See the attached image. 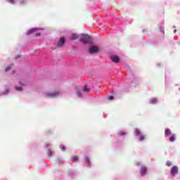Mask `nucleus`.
<instances>
[{
  "instance_id": "bb28decb",
  "label": "nucleus",
  "mask_w": 180,
  "mask_h": 180,
  "mask_svg": "<svg viewBox=\"0 0 180 180\" xmlns=\"http://www.w3.org/2000/svg\"><path fill=\"white\" fill-rule=\"evenodd\" d=\"M23 4H25V1H23L20 2V5H23Z\"/></svg>"
},
{
  "instance_id": "6ab92c4d",
  "label": "nucleus",
  "mask_w": 180,
  "mask_h": 180,
  "mask_svg": "<svg viewBox=\"0 0 180 180\" xmlns=\"http://www.w3.org/2000/svg\"><path fill=\"white\" fill-rule=\"evenodd\" d=\"M51 154H52L51 150H48V155H49V157H51Z\"/></svg>"
},
{
  "instance_id": "c756f323",
  "label": "nucleus",
  "mask_w": 180,
  "mask_h": 180,
  "mask_svg": "<svg viewBox=\"0 0 180 180\" xmlns=\"http://www.w3.org/2000/svg\"><path fill=\"white\" fill-rule=\"evenodd\" d=\"M19 57H20V56H16L15 58H19Z\"/></svg>"
},
{
  "instance_id": "f257e3e1",
  "label": "nucleus",
  "mask_w": 180,
  "mask_h": 180,
  "mask_svg": "<svg viewBox=\"0 0 180 180\" xmlns=\"http://www.w3.org/2000/svg\"><path fill=\"white\" fill-rule=\"evenodd\" d=\"M79 41L83 44H92V37L88 34H82Z\"/></svg>"
},
{
  "instance_id": "dca6fc26",
  "label": "nucleus",
  "mask_w": 180,
  "mask_h": 180,
  "mask_svg": "<svg viewBox=\"0 0 180 180\" xmlns=\"http://www.w3.org/2000/svg\"><path fill=\"white\" fill-rule=\"evenodd\" d=\"M150 103H157V98H151Z\"/></svg>"
},
{
  "instance_id": "aec40b11",
  "label": "nucleus",
  "mask_w": 180,
  "mask_h": 180,
  "mask_svg": "<svg viewBox=\"0 0 180 180\" xmlns=\"http://www.w3.org/2000/svg\"><path fill=\"white\" fill-rule=\"evenodd\" d=\"M109 101H113L115 99V97L113 96H110L108 97Z\"/></svg>"
},
{
  "instance_id": "7ed1b4c3",
  "label": "nucleus",
  "mask_w": 180,
  "mask_h": 180,
  "mask_svg": "<svg viewBox=\"0 0 180 180\" xmlns=\"http://www.w3.org/2000/svg\"><path fill=\"white\" fill-rule=\"evenodd\" d=\"M65 44V38L61 37L57 43V47H63Z\"/></svg>"
},
{
  "instance_id": "2eb2a0df",
  "label": "nucleus",
  "mask_w": 180,
  "mask_h": 180,
  "mask_svg": "<svg viewBox=\"0 0 180 180\" xmlns=\"http://www.w3.org/2000/svg\"><path fill=\"white\" fill-rule=\"evenodd\" d=\"M13 65H9L7 68H6V70H5L6 72H8V71H9V70H11V68H12Z\"/></svg>"
},
{
  "instance_id": "20e7f679",
  "label": "nucleus",
  "mask_w": 180,
  "mask_h": 180,
  "mask_svg": "<svg viewBox=\"0 0 180 180\" xmlns=\"http://www.w3.org/2000/svg\"><path fill=\"white\" fill-rule=\"evenodd\" d=\"M135 133L136 136H140L139 141H143L144 140V135L141 134V132L138 129H135Z\"/></svg>"
},
{
  "instance_id": "f03ea898",
  "label": "nucleus",
  "mask_w": 180,
  "mask_h": 180,
  "mask_svg": "<svg viewBox=\"0 0 180 180\" xmlns=\"http://www.w3.org/2000/svg\"><path fill=\"white\" fill-rule=\"evenodd\" d=\"M89 54H95L96 53H99V47L93 45L89 49Z\"/></svg>"
},
{
  "instance_id": "f3484780",
  "label": "nucleus",
  "mask_w": 180,
  "mask_h": 180,
  "mask_svg": "<svg viewBox=\"0 0 180 180\" xmlns=\"http://www.w3.org/2000/svg\"><path fill=\"white\" fill-rule=\"evenodd\" d=\"M9 93V89H6V91H4L3 92V95H7V94H8Z\"/></svg>"
},
{
  "instance_id": "6e6552de",
  "label": "nucleus",
  "mask_w": 180,
  "mask_h": 180,
  "mask_svg": "<svg viewBox=\"0 0 180 180\" xmlns=\"http://www.w3.org/2000/svg\"><path fill=\"white\" fill-rule=\"evenodd\" d=\"M172 175H176L178 174V167L176 166H173L171 169Z\"/></svg>"
},
{
  "instance_id": "a211bd4d",
  "label": "nucleus",
  "mask_w": 180,
  "mask_h": 180,
  "mask_svg": "<svg viewBox=\"0 0 180 180\" xmlns=\"http://www.w3.org/2000/svg\"><path fill=\"white\" fill-rule=\"evenodd\" d=\"M126 134H127V132L121 131V132L120 133V136H124V135H126Z\"/></svg>"
},
{
  "instance_id": "4be33fe9",
  "label": "nucleus",
  "mask_w": 180,
  "mask_h": 180,
  "mask_svg": "<svg viewBox=\"0 0 180 180\" xmlns=\"http://www.w3.org/2000/svg\"><path fill=\"white\" fill-rule=\"evenodd\" d=\"M167 167H171V165H172V163L169 161H167Z\"/></svg>"
},
{
  "instance_id": "a878e982",
  "label": "nucleus",
  "mask_w": 180,
  "mask_h": 180,
  "mask_svg": "<svg viewBox=\"0 0 180 180\" xmlns=\"http://www.w3.org/2000/svg\"><path fill=\"white\" fill-rule=\"evenodd\" d=\"M160 32H161L162 33H164V28L162 27H160Z\"/></svg>"
},
{
  "instance_id": "423d86ee",
  "label": "nucleus",
  "mask_w": 180,
  "mask_h": 180,
  "mask_svg": "<svg viewBox=\"0 0 180 180\" xmlns=\"http://www.w3.org/2000/svg\"><path fill=\"white\" fill-rule=\"evenodd\" d=\"M46 95L48 98H54V96H57V95H58V91H55L51 93H46Z\"/></svg>"
},
{
  "instance_id": "39448f33",
  "label": "nucleus",
  "mask_w": 180,
  "mask_h": 180,
  "mask_svg": "<svg viewBox=\"0 0 180 180\" xmlns=\"http://www.w3.org/2000/svg\"><path fill=\"white\" fill-rule=\"evenodd\" d=\"M110 60H112V63H120V58H119V56H112L110 57Z\"/></svg>"
},
{
  "instance_id": "b1692460",
  "label": "nucleus",
  "mask_w": 180,
  "mask_h": 180,
  "mask_svg": "<svg viewBox=\"0 0 180 180\" xmlns=\"http://www.w3.org/2000/svg\"><path fill=\"white\" fill-rule=\"evenodd\" d=\"M9 4H15V0H8Z\"/></svg>"
},
{
  "instance_id": "f8f14e48",
  "label": "nucleus",
  "mask_w": 180,
  "mask_h": 180,
  "mask_svg": "<svg viewBox=\"0 0 180 180\" xmlns=\"http://www.w3.org/2000/svg\"><path fill=\"white\" fill-rule=\"evenodd\" d=\"M78 156H77V155H75V156H73V157H72V162H77V160H78Z\"/></svg>"
},
{
  "instance_id": "c85d7f7f",
  "label": "nucleus",
  "mask_w": 180,
  "mask_h": 180,
  "mask_svg": "<svg viewBox=\"0 0 180 180\" xmlns=\"http://www.w3.org/2000/svg\"><path fill=\"white\" fill-rule=\"evenodd\" d=\"M176 30H174V33H176Z\"/></svg>"
},
{
  "instance_id": "1a4fd4ad",
  "label": "nucleus",
  "mask_w": 180,
  "mask_h": 180,
  "mask_svg": "<svg viewBox=\"0 0 180 180\" xmlns=\"http://www.w3.org/2000/svg\"><path fill=\"white\" fill-rule=\"evenodd\" d=\"M37 30H39L38 28H32L27 32V34H32V33H34V32H37Z\"/></svg>"
},
{
  "instance_id": "ddd939ff",
  "label": "nucleus",
  "mask_w": 180,
  "mask_h": 180,
  "mask_svg": "<svg viewBox=\"0 0 180 180\" xmlns=\"http://www.w3.org/2000/svg\"><path fill=\"white\" fill-rule=\"evenodd\" d=\"M84 92H91V89L88 88V86H84Z\"/></svg>"
},
{
  "instance_id": "7c9ffc66",
  "label": "nucleus",
  "mask_w": 180,
  "mask_h": 180,
  "mask_svg": "<svg viewBox=\"0 0 180 180\" xmlns=\"http://www.w3.org/2000/svg\"><path fill=\"white\" fill-rule=\"evenodd\" d=\"M86 161H89V160H86Z\"/></svg>"
},
{
  "instance_id": "4468645a",
  "label": "nucleus",
  "mask_w": 180,
  "mask_h": 180,
  "mask_svg": "<svg viewBox=\"0 0 180 180\" xmlns=\"http://www.w3.org/2000/svg\"><path fill=\"white\" fill-rule=\"evenodd\" d=\"M175 134H172L169 138V141L174 142L175 141Z\"/></svg>"
},
{
  "instance_id": "9b49d317",
  "label": "nucleus",
  "mask_w": 180,
  "mask_h": 180,
  "mask_svg": "<svg viewBox=\"0 0 180 180\" xmlns=\"http://www.w3.org/2000/svg\"><path fill=\"white\" fill-rule=\"evenodd\" d=\"M172 131L169 129H166L165 131V134L166 136H171Z\"/></svg>"
},
{
  "instance_id": "412c9836",
  "label": "nucleus",
  "mask_w": 180,
  "mask_h": 180,
  "mask_svg": "<svg viewBox=\"0 0 180 180\" xmlns=\"http://www.w3.org/2000/svg\"><path fill=\"white\" fill-rule=\"evenodd\" d=\"M60 148L63 151H65V146H64L63 145L60 146Z\"/></svg>"
},
{
  "instance_id": "cd10ccee",
  "label": "nucleus",
  "mask_w": 180,
  "mask_h": 180,
  "mask_svg": "<svg viewBox=\"0 0 180 180\" xmlns=\"http://www.w3.org/2000/svg\"><path fill=\"white\" fill-rule=\"evenodd\" d=\"M36 36L37 37V36H40V33H37L36 34Z\"/></svg>"
},
{
  "instance_id": "393cba45",
  "label": "nucleus",
  "mask_w": 180,
  "mask_h": 180,
  "mask_svg": "<svg viewBox=\"0 0 180 180\" xmlns=\"http://www.w3.org/2000/svg\"><path fill=\"white\" fill-rule=\"evenodd\" d=\"M77 94L79 97L81 98L82 96V94L80 93V91H78Z\"/></svg>"
},
{
  "instance_id": "5701e85b",
  "label": "nucleus",
  "mask_w": 180,
  "mask_h": 180,
  "mask_svg": "<svg viewBox=\"0 0 180 180\" xmlns=\"http://www.w3.org/2000/svg\"><path fill=\"white\" fill-rule=\"evenodd\" d=\"M15 89H16V91H22V87L15 86Z\"/></svg>"
},
{
  "instance_id": "9d476101",
  "label": "nucleus",
  "mask_w": 180,
  "mask_h": 180,
  "mask_svg": "<svg viewBox=\"0 0 180 180\" xmlns=\"http://www.w3.org/2000/svg\"><path fill=\"white\" fill-rule=\"evenodd\" d=\"M70 39H71V40H77V39H78V34H72Z\"/></svg>"
},
{
  "instance_id": "0eeeda50",
  "label": "nucleus",
  "mask_w": 180,
  "mask_h": 180,
  "mask_svg": "<svg viewBox=\"0 0 180 180\" xmlns=\"http://www.w3.org/2000/svg\"><path fill=\"white\" fill-rule=\"evenodd\" d=\"M147 174V167L146 166H141V175L142 176H144Z\"/></svg>"
}]
</instances>
